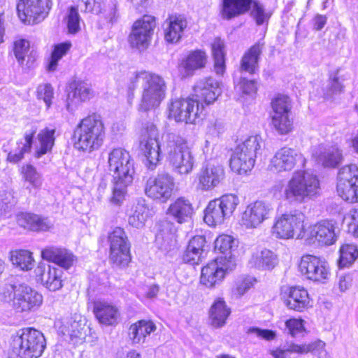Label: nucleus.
<instances>
[{
	"label": "nucleus",
	"mask_w": 358,
	"mask_h": 358,
	"mask_svg": "<svg viewBox=\"0 0 358 358\" xmlns=\"http://www.w3.org/2000/svg\"><path fill=\"white\" fill-rule=\"evenodd\" d=\"M108 163L113 183L109 201L112 205L120 206L125 199L127 187L133 181L134 162L129 152L118 148L109 153Z\"/></svg>",
	"instance_id": "1"
},
{
	"label": "nucleus",
	"mask_w": 358,
	"mask_h": 358,
	"mask_svg": "<svg viewBox=\"0 0 358 358\" xmlns=\"http://www.w3.org/2000/svg\"><path fill=\"white\" fill-rule=\"evenodd\" d=\"M141 86V96L139 110L149 111L158 108L166 95L167 85L164 78L155 73L141 71L135 73L128 85L129 93Z\"/></svg>",
	"instance_id": "2"
},
{
	"label": "nucleus",
	"mask_w": 358,
	"mask_h": 358,
	"mask_svg": "<svg viewBox=\"0 0 358 358\" xmlns=\"http://www.w3.org/2000/svg\"><path fill=\"white\" fill-rule=\"evenodd\" d=\"M75 146L87 152L98 150L105 138V127L100 115L92 114L83 118L74 130Z\"/></svg>",
	"instance_id": "3"
},
{
	"label": "nucleus",
	"mask_w": 358,
	"mask_h": 358,
	"mask_svg": "<svg viewBox=\"0 0 358 358\" xmlns=\"http://www.w3.org/2000/svg\"><path fill=\"white\" fill-rule=\"evenodd\" d=\"M320 182L315 175L305 171H295L284 189V197L289 203H303L319 193Z\"/></svg>",
	"instance_id": "4"
},
{
	"label": "nucleus",
	"mask_w": 358,
	"mask_h": 358,
	"mask_svg": "<svg viewBox=\"0 0 358 358\" xmlns=\"http://www.w3.org/2000/svg\"><path fill=\"white\" fill-rule=\"evenodd\" d=\"M45 346V338L41 331L31 328L23 329L13 337L9 358H38Z\"/></svg>",
	"instance_id": "5"
},
{
	"label": "nucleus",
	"mask_w": 358,
	"mask_h": 358,
	"mask_svg": "<svg viewBox=\"0 0 358 358\" xmlns=\"http://www.w3.org/2000/svg\"><path fill=\"white\" fill-rule=\"evenodd\" d=\"M2 299L17 312L32 310L43 302L42 295L25 284L7 285L2 293Z\"/></svg>",
	"instance_id": "6"
},
{
	"label": "nucleus",
	"mask_w": 358,
	"mask_h": 358,
	"mask_svg": "<svg viewBox=\"0 0 358 358\" xmlns=\"http://www.w3.org/2000/svg\"><path fill=\"white\" fill-rule=\"evenodd\" d=\"M167 158L173 169L179 174L192 172L194 159L187 141L179 136H169L166 145Z\"/></svg>",
	"instance_id": "7"
},
{
	"label": "nucleus",
	"mask_w": 358,
	"mask_h": 358,
	"mask_svg": "<svg viewBox=\"0 0 358 358\" xmlns=\"http://www.w3.org/2000/svg\"><path fill=\"white\" fill-rule=\"evenodd\" d=\"M205 105L192 96L176 99L169 106V117L176 122L196 124L204 115Z\"/></svg>",
	"instance_id": "8"
},
{
	"label": "nucleus",
	"mask_w": 358,
	"mask_h": 358,
	"mask_svg": "<svg viewBox=\"0 0 358 358\" xmlns=\"http://www.w3.org/2000/svg\"><path fill=\"white\" fill-rule=\"evenodd\" d=\"M249 10L258 25L264 24L270 17L257 0H222V15L225 19H231Z\"/></svg>",
	"instance_id": "9"
},
{
	"label": "nucleus",
	"mask_w": 358,
	"mask_h": 358,
	"mask_svg": "<svg viewBox=\"0 0 358 358\" xmlns=\"http://www.w3.org/2000/svg\"><path fill=\"white\" fill-rule=\"evenodd\" d=\"M238 203V196L232 194L210 201L205 210L204 221L210 226L223 223L231 216Z\"/></svg>",
	"instance_id": "10"
},
{
	"label": "nucleus",
	"mask_w": 358,
	"mask_h": 358,
	"mask_svg": "<svg viewBox=\"0 0 358 358\" xmlns=\"http://www.w3.org/2000/svg\"><path fill=\"white\" fill-rule=\"evenodd\" d=\"M52 6V0H20L17 5V15L24 24H38L48 16Z\"/></svg>",
	"instance_id": "11"
},
{
	"label": "nucleus",
	"mask_w": 358,
	"mask_h": 358,
	"mask_svg": "<svg viewBox=\"0 0 358 358\" xmlns=\"http://www.w3.org/2000/svg\"><path fill=\"white\" fill-rule=\"evenodd\" d=\"M305 215L299 210L282 214L275 219L273 234L280 239L299 238L304 229Z\"/></svg>",
	"instance_id": "12"
},
{
	"label": "nucleus",
	"mask_w": 358,
	"mask_h": 358,
	"mask_svg": "<svg viewBox=\"0 0 358 358\" xmlns=\"http://www.w3.org/2000/svg\"><path fill=\"white\" fill-rule=\"evenodd\" d=\"M306 159L298 150L285 146L278 149L271 158L268 169L269 171L280 173L289 172L294 168H304Z\"/></svg>",
	"instance_id": "13"
},
{
	"label": "nucleus",
	"mask_w": 358,
	"mask_h": 358,
	"mask_svg": "<svg viewBox=\"0 0 358 358\" xmlns=\"http://www.w3.org/2000/svg\"><path fill=\"white\" fill-rule=\"evenodd\" d=\"M110 243L109 258L117 266H126L130 262V243L122 228L116 227L108 236Z\"/></svg>",
	"instance_id": "14"
},
{
	"label": "nucleus",
	"mask_w": 358,
	"mask_h": 358,
	"mask_svg": "<svg viewBox=\"0 0 358 358\" xmlns=\"http://www.w3.org/2000/svg\"><path fill=\"white\" fill-rule=\"evenodd\" d=\"M271 123L280 134H286L292 129L290 119L291 103L286 95L278 94L271 101Z\"/></svg>",
	"instance_id": "15"
},
{
	"label": "nucleus",
	"mask_w": 358,
	"mask_h": 358,
	"mask_svg": "<svg viewBox=\"0 0 358 358\" xmlns=\"http://www.w3.org/2000/svg\"><path fill=\"white\" fill-rule=\"evenodd\" d=\"M174 187L173 177L168 173H161L148 178L145 193L148 197L164 203L171 197Z\"/></svg>",
	"instance_id": "16"
},
{
	"label": "nucleus",
	"mask_w": 358,
	"mask_h": 358,
	"mask_svg": "<svg viewBox=\"0 0 358 358\" xmlns=\"http://www.w3.org/2000/svg\"><path fill=\"white\" fill-rule=\"evenodd\" d=\"M299 271L308 280L325 283L329 280L331 272L327 262L321 257L306 255L299 263Z\"/></svg>",
	"instance_id": "17"
},
{
	"label": "nucleus",
	"mask_w": 358,
	"mask_h": 358,
	"mask_svg": "<svg viewBox=\"0 0 358 358\" xmlns=\"http://www.w3.org/2000/svg\"><path fill=\"white\" fill-rule=\"evenodd\" d=\"M155 27V18L153 16L144 15L141 19L136 20L129 36L130 45L140 51L148 48Z\"/></svg>",
	"instance_id": "18"
},
{
	"label": "nucleus",
	"mask_w": 358,
	"mask_h": 358,
	"mask_svg": "<svg viewBox=\"0 0 358 358\" xmlns=\"http://www.w3.org/2000/svg\"><path fill=\"white\" fill-rule=\"evenodd\" d=\"M273 208L264 201L257 200L249 203L241 215V225L248 229H257L269 219Z\"/></svg>",
	"instance_id": "19"
},
{
	"label": "nucleus",
	"mask_w": 358,
	"mask_h": 358,
	"mask_svg": "<svg viewBox=\"0 0 358 358\" xmlns=\"http://www.w3.org/2000/svg\"><path fill=\"white\" fill-rule=\"evenodd\" d=\"M141 144L146 158L145 166L150 170L155 169L160 161V145L159 133L154 124H150L145 128Z\"/></svg>",
	"instance_id": "20"
},
{
	"label": "nucleus",
	"mask_w": 358,
	"mask_h": 358,
	"mask_svg": "<svg viewBox=\"0 0 358 358\" xmlns=\"http://www.w3.org/2000/svg\"><path fill=\"white\" fill-rule=\"evenodd\" d=\"M227 262H223V257H217L202 268L201 282L208 287H212L220 283L224 277L225 271L231 270L234 266L231 257Z\"/></svg>",
	"instance_id": "21"
},
{
	"label": "nucleus",
	"mask_w": 358,
	"mask_h": 358,
	"mask_svg": "<svg viewBox=\"0 0 358 358\" xmlns=\"http://www.w3.org/2000/svg\"><path fill=\"white\" fill-rule=\"evenodd\" d=\"M225 171L222 166L208 163L203 165L197 173V187L202 191H211L224 180Z\"/></svg>",
	"instance_id": "22"
},
{
	"label": "nucleus",
	"mask_w": 358,
	"mask_h": 358,
	"mask_svg": "<svg viewBox=\"0 0 358 358\" xmlns=\"http://www.w3.org/2000/svg\"><path fill=\"white\" fill-rule=\"evenodd\" d=\"M94 96L92 85L83 80H73L69 85L66 108L71 111L81 103L90 100Z\"/></svg>",
	"instance_id": "23"
},
{
	"label": "nucleus",
	"mask_w": 358,
	"mask_h": 358,
	"mask_svg": "<svg viewBox=\"0 0 358 358\" xmlns=\"http://www.w3.org/2000/svg\"><path fill=\"white\" fill-rule=\"evenodd\" d=\"M338 234L336 231V222L332 220H323L312 226L310 238L319 245H331L336 243Z\"/></svg>",
	"instance_id": "24"
},
{
	"label": "nucleus",
	"mask_w": 358,
	"mask_h": 358,
	"mask_svg": "<svg viewBox=\"0 0 358 358\" xmlns=\"http://www.w3.org/2000/svg\"><path fill=\"white\" fill-rule=\"evenodd\" d=\"M194 92L192 97L199 99L203 105L213 103L220 94L219 83L212 78L199 81L194 88Z\"/></svg>",
	"instance_id": "25"
},
{
	"label": "nucleus",
	"mask_w": 358,
	"mask_h": 358,
	"mask_svg": "<svg viewBox=\"0 0 358 358\" xmlns=\"http://www.w3.org/2000/svg\"><path fill=\"white\" fill-rule=\"evenodd\" d=\"M43 259L53 262L64 269L71 267L76 260V256L69 250L64 248L48 246L41 251Z\"/></svg>",
	"instance_id": "26"
},
{
	"label": "nucleus",
	"mask_w": 358,
	"mask_h": 358,
	"mask_svg": "<svg viewBox=\"0 0 358 358\" xmlns=\"http://www.w3.org/2000/svg\"><path fill=\"white\" fill-rule=\"evenodd\" d=\"M324 343L322 341H317L311 343H304L298 345L294 343H291L285 346L284 349H276L271 352V355L273 358H299V355L307 354L309 352H314L317 349H323Z\"/></svg>",
	"instance_id": "27"
},
{
	"label": "nucleus",
	"mask_w": 358,
	"mask_h": 358,
	"mask_svg": "<svg viewBox=\"0 0 358 358\" xmlns=\"http://www.w3.org/2000/svg\"><path fill=\"white\" fill-rule=\"evenodd\" d=\"M94 313L98 321L105 325H114L120 316V310L113 303L98 300L94 303Z\"/></svg>",
	"instance_id": "28"
},
{
	"label": "nucleus",
	"mask_w": 358,
	"mask_h": 358,
	"mask_svg": "<svg viewBox=\"0 0 358 358\" xmlns=\"http://www.w3.org/2000/svg\"><path fill=\"white\" fill-rule=\"evenodd\" d=\"M313 157L317 163L325 167H336L343 161L342 151L337 145H319L314 150Z\"/></svg>",
	"instance_id": "29"
},
{
	"label": "nucleus",
	"mask_w": 358,
	"mask_h": 358,
	"mask_svg": "<svg viewBox=\"0 0 358 358\" xmlns=\"http://www.w3.org/2000/svg\"><path fill=\"white\" fill-rule=\"evenodd\" d=\"M284 302L289 309L302 312L310 306V297L308 291L303 287H292Z\"/></svg>",
	"instance_id": "30"
},
{
	"label": "nucleus",
	"mask_w": 358,
	"mask_h": 358,
	"mask_svg": "<svg viewBox=\"0 0 358 358\" xmlns=\"http://www.w3.org/2000/svg\"><path fill=\"white\" fill-rule=\"evenodd\" d=\"M187 21L182 15H171L166 20V27L164 29V38L169 43H178L182 38Z\"/></svg>",
	"instance_id": "31"
},
{
	"label": "nucleus",
	"mask_w": 358,
	"mask_h": 358,
	"mask_svg": "<svg viewBox=\"0 0 358 358\" xmlns=\"http://www.w3.org/2000/svg\"><path fill=\"white\" fill-rule=\"evenodd\" d=\"M17 222L20 227L34 231H45L52 226L48 218L28 213L18 214Z\"/></svg>",
	"instance_id": "32"
},
{
	"label": "nucleus",
	"mask_w": 358,
	"mask_h": 358,
	"mask_svg": "<svg viewBox=\"0 0 358 358\" xmlns=\"http://www.w3.org/2000/svg\"><path fill=\"white\" fill-rule=\"evenodd\" d=\"M264 48V43L259 41L251 46L242 57L241 69L242 71L254 74L259 69V62Z\"/></svg>",
	"instance_id": "33"
},
{
	"label": "nucleus",
	"mask_w": 358,
	"mask_h": 358,
	"mask_svg": "<svg viewBox=\"0 0 358 358\" xmlns=\"http://www.w3.org/2000/svg\"><path fill=\"white\" fill-rule=\"evenodd\" d=\"M207 61L206 53L201 50H196L189 54L179 66L183 77L191 76L194 72L205 66Z\"/></svg>",
	"instance_id": "34"
},
{
	"label": "nucleus",
	"mask_w": 358,
	"mask_h": 358,
	"mask_svg": "<svg viewBox=\"0 0 358 358\" xmlns=\"http://www.w3.org/2000/svg\"><path fill=\"white\" fill-rule=\"evenodd\" d=\"M206 238L202 236L193 237L188 243L182 255V259L187 263L197 264L201 261L203 253Z\"/></svg>",
	"instance_id": "35"
},
{
	"label": "nucleus",
	"mask_w": 358,
	"mask_h": 358,
	"mask_svg": "<svg viewBox=\"0 0 358 358\" xmlns=\"http://www.w3.org/2000/svg\"><path fill=\"white\" fill-rule=\"evenodd\" d=\"M192 213V204L184 198L176 199L168 209V214L179 223L188 222L191 219Z\"/></svg>",
	"instance_id": "36"
},
{
	"label": "nucleus",
	"mask_w": 358,
	"mask_h": 358,
	"mask_svg": "<svg viewBox=\"0 0 358 358\" xmlns=\"http://www.w3.org/2000/svg\"><path fill=\"white\" fill-rule=\"evenodd\" d=\"M278 263V259L275 254L270 250L264 249L254 254L249 264L252 267L262 270H271Z\"/></svg>",
	"instance_id": "37"
},
{
	"label": "nucleus",
	"mask_w": 358,
	"mask_h": 358,
	"mask_svg": "<svg viewBox=\"0 0 358 358\" xmlns=\"http://www.w3.org/2000/svg\"><path fill=\"white\" fill-rule=\"evenodd\" d=\"M231 313L222 299H217L214 301L210 309V321L215 328H220L226 324L227 317Z\"/></svg>",
	"instance_id": "38"
},
{
	"label": "nucleus",
	"mask_w": 358,
	"mask_h": 358,
	"mask_svg": "<svg viewBox=\"0 0 358 358\" xmlns=\"http://www.w3.org/2000/svg\"><path fill=\"white\" fill-rule=\"evenodd\" d=\"M156 330V325L151 321L140 320L131 324L129 335L133 343H141L145 341L147 336Z\"/></svg>",
	"instance_id": "39"
},
{
	"label": "nucleus",
	"mask_w": 358,
	"mask_h": 358,
	"mask_svg": "<svg viewBox=\"0 0 358 358\" xmlns=\"http://www.w3.org/2000/svg\"><path fill=\"white\" fill-rule=\"evenodd\" d=\"M224 42L220 38H215L211 43V52L214 60V70L217 75L225 71Z\"/></svg>",
	"instance_id": "40"
},
{
	"label": "nucleus",
	"mask_w": 358,
	"mask_h": 358,
	"mask_svg": "<svg viewBox=\"0 0 358 358\" xmlns=\"http://www.w3.org/2000/svg\"><path fill=\"white\" fill-rule=\"evenodd\" d=\"M36 133V128H32L31 130L27 131L24 134V142L19 143L18 152H10L7 156V160L11 163H17L22 160L24 157V154L30 151L33 138Z\"/></svg>",
	"instance_id": "41"
},
{
	"label": "nucleus",
	"mask_w": 358,
	"mask_h": 358,
	"mask_svg": "<svg viewBox=\"0 0 358 358\" xmlns=\"http://www.w3.org/2000/svg\"><path fill=\"white\" fill-rule=\"evenodd\" d=\"M242 152L235 148L231 159L230 167L231 170L238 174L246 173L248 171H251L255 165V159L249 157L243 159L241 158Z\"/></svg>",
	"instance_id": "42"
},
{
	"label": "nucleus",
	"mask_w": 358,
	"mask_h": 358,
	"mask_svg": "<svg viewBox=\"0 0 358 358\" xmlns=\"http://www.w3.org/2000/svg\"><path fill=\"white\" fill-rule=\"evenodd\" d=\"M263 143L260 136L254 135L248 137L242 143L238 144L236 148L241 152H245L250 157L255 160V158L262 154L261 150Z\"/></svg>",
	"instance_id": "43"
},
{
	"label": "nucleus",
	"mask_w": 358,
	"mask_h": 358,
	"mask_svg": "<svg viewBox=\"0 0 358 358\" xmlns=\"http://www.w3.org/2000/svg\"><path fill=\"white\" fill-rule=\"evenodd\" d=\"M236 246V242L234 238L227 234H222L219 236L215 241V249L220 252L224 256H221L220 257H223V262H227L229 260V257H231V260L234 261V264H235L234 257L231 255V251L233 248Z\"/></svg>",
	"instance_id": "44"
},
{
	"label": "nucleus",
	"mask_w": 358,
	"mask_h": 358,
	"mask_svg": "<svg viewBox=\"0 0 358 358\" xmlns=\"http://www.w3.org/2000/svg\"><path fill=\"white\" fill-rule=\"evenodd\" d=\"M149 215V209L143 202H138L134 206L132 213L129 215L128 222L129 225L136 229L143 227Z\"/></svg>",
	"instance_id": "45"
},
{
	"label": "nucleus",
	"mask_w": 358,
	"mask_h": 358,
	"mask_svg": "<svg viewBox=\"0 0 358 358\" xmlns=\"http://www.w3.org/2000/svg\"><path fill=\"white\" fill-rule=\"evenodd\" d=\"M55 129L45 128L38 134V140L40 143L39 148L36 151V157L40 158L43 155L50 152L55 143Z\"/></svg>",
	"instance_id": "46"
},
{
	"label": "nucleus",
	"mask_w": 358,
	"mask_h": 358,
	"mask_svg": "<svg viewBox=\"0 0 358 358\" xmlns=\"http://www.w3.org/2000/svg\"><path fill=\"white\" fill-rule=\"evenodd\" d=\"M10 260L13 265L22 271L31 270L34 263L31 252L24 250L13 252Z\"/></svg>",
	"instance_id": "47"
},
{
	"label": "nucleus",
	"mask_w": 358,
	"mask_h": 358,
	"mask_svg": "<svg viewBox=\"0 0 358 358\" xmlns=\"http://www.w3.org/2000/svg\"><path fill=\"white\" fill-rule=\"evenodd\" d=\"M337 192L343 200L350 203H355L358 201V184L356 186L353 182L349 181H338Z\"/></svg>",
	"instance_id": "48"
},
{
	"label": "nucleus",
	"mask_w": 358,
	"mask_h": 358,
	"mask_svg": "<svg viewBox=\"0 0 358 358\" xmlns=\"http://www.w3.org/2000/svg\"><path fill=\"white\" fill-rule=\"evenodd\" d=\"M339 266L348 267L358 258V249L353 244H345L340 249Z\"/></svg>",
	"instance_id": "49"
},
{
	"label": "nucleus",
	"mask_w": 358,
	"mask_h": 358,
	"mask_svg": "<svg viewBox=\"0 0 358 358\" xmlns=\"http://www.w3.org/2000/svg\"><path fill=\"white\" fill-rule=\"evenodd\" d=\"M29 48V43L27 40L20 39L14 43L13 51L17 62L21 66H26L28 68H29L33 63V61L30 62L28 59L27 63L24 64Z\"/></svg>",
	"instance_id": "50"
},
{
	"label": "nucleus",
	"mask_w": 358,
	"mask_h": 358,
	"mask_svg": "<svg viewBox=\"0 0 358 358\" xmlns=\"http://www.w3.org/2000/svg\"><path fill=\"white\" fill-rule=\"evenodd\" d=\"M21 173L24 180L28 182L33 187L39 188L41 186V176L32 165L27 164L23 166Z\"/></svg>",
	"instance_id": "51"
},
{
	"label": "nucleus",
	"mask_w": 358,
	"mask_h": 358,
	"mask_svg": "<svg viewBox=\"0 0 358 358\" xmlns=\"http://www.w3.org/2000/svg\"><path fill=\"white\" fill-rule=\"evenodd\" d=\"M338 181L353 182L356 186L358 184V166L355 164H348L339 169Z\"/></svg>",
	"instance_id": "52"
},
{
	"label": "nucleus",
	"mask_w": 358,
	"mask_h": 358,
	"mask_svg": "<svg viewBox=\"0 0 358 358\" xmlns=\"http://www.w3.org/2000/svg\"><path fill=\"white\" fill-rule=\"evenodd\" d=\"M62 271L57 268L52 267L49 268L48 278L45 280V282L43 285L50 291H57L61 289L63 286L62 280Z\"/></svg>",
	"instance_id": "53"
},
{
	"label": "nucleus",
	"mask_w": 358,
	"mask_h": 358,
	"mask_svg": "<svg viewBox=\"0 0 358 358\" xmlns=\"http://www.w3.org/2000/svg\"><path fill=\"white\" fill-rule=\"evenodd\" d=\"M70 43H61L55 47L52 53L50 61L48 65V70L49 71H55L57 69L58 61L70 49Z\"/></svg>",
	"instance_id": "54"
},
{
	"label": "nucleus",
	"mask_w": 358,
	"mask_h": 358,
	"mask_svg": "<svg viewBox=\"0 0 358 358\" xmlns=\"http://www.w3.org/2000/svg\"><path fill=\"white\" fill-rule=\"evenodd\" d=\"M106 0H81L79 5L81 11L98 15L102 12Z\"/></svg>",
	"instance_id": "55"
},
{
	"label": "nucleus",
	"mask_w": 358,
	"mask_h": 358,
	"mask_svg": "<svg viewBox=\"0 0 358 358\" xmlns=\"http://www.w3.org/2000/svg\"><path fill=\"white\" fill-rule=\"evenodd\" d=\"M67 27L71 34H76L80 30V17L76 7L72 6L69 10Z\"/></svg>",
	"instance_id": "56"
},
{
	"label": "nucleus",
	"mask_w": 358,
	"mask_h": 358,
	"mask_svg": "<svg viewBox=\"0 0 358 358\" xmlns=\"http://www.w3.org/2000/svg\"><path fill=\"white\" fill-rule=\"evenodd\" d=\"M343 85L339 81L338 71L331 73L327 85V92L324 93L325 98H330L333 94L340 93L343 91Z\"/></svg>",
	"instance_id": "57"
},
{
	"label": "nucleus",
	"mask_w": 358,
	"mask_h": 358,
	"mask_svg": "<svg viewBox=\"0 0 358 358\" xmlns=\"http://www.w3.org/2000/svg\"><path fill=\"white\" fill-rule=\"evenodd\" d=\"M343 222L348 226V231L358 237V209H351L344 217Z\"/></svg>",
	"instance_id": "58"
},
{
	"label": "nucleus",
	"mask_w": 358,
	"mask_h": 358,
	"mask_svg": "<svg viewBox=\"0 0 358 358\" xmlns=\"http://www.w3.org/2000/svg\"><path fill=\"white\" fill-rule=\"evenodd\" d=\"M53 94V88L50 84H41L37 88V98L43 100L48 108L52 103Z\"/></svg>",
	"instance_id": "59"
},
{
	"label": "nucleus",
	"mask_w": 358,
	"mask_h": 358,
	"mask_svg": "<svg viewBox=\"0 0 358 358\" xmlns=\"http://www.w3.org/2000/svg\"><path fill=\"white\" fill-rule=\"evenodd\" d=\"M156 240L160 244L159 248L166 252H173L177 248L176 240L172 235L166 236L165 238L157 235Z\"/></svg>",
	"instance_id": "60"
},
{
	"label": "nucleus",
	"mask_w": 358,
	"mask_h": 358,
	"mask_svg": "<svg viewBox=\"0 0 358 358\" xmlns=\"http://www.w3.org/2000/svg\"><path fill=\"white\" fill-rule=\"evenodd\" d=\"M59 331L64 335H69L70 337H79L81 335L78 329V322L76 321L63 322L59 327Z\"/></svg>",
	"instance_id": "61"
},
{
	"label": "nucleus",
	"mask_w": 358,
	"mask_h": 358,
	"mask_svg": "<svg viewBox=\"0 0 358 358\" xmlns=\"http://www.w3.org/2000/svg\"><path fill=\"white\" fill-rule=\"evenodd\" d=\"M49 268H52L49 264L44 262H39L34 269L36 280L43 285L45 282V280L48 278Z\"/></svg>",
	"instance_id": "62"
},
{
	"label": "nucleus",
	"mask_w": 358,
	"mask_h": 358,
	"mask_svg": "<svg viewBox=\"0 0 358 358\" xmlns=\"http://www.w3.org/2000/svg\"><path fill=\"white\" fill-rule=\"evenodd\" d=\"M15 202V199L10 192L0 194V215H6Z\"/></svg>",
	"instance_id": "63"
},
{
	"label": "nucleus",
	"mask_w": 358,
	"mask_h": 358,
	"mask_svg": "<svg viewBox=\"0 0 358 358\" xmlns=\"http://www.w3.org/2000/svg\"><path fill=\"white\" fill-rule=\"evenodd\" d=\"M303 321L301 319L292 318L286 321L285 326L288 333L293 337L304 330Z\"/></svg>",
	"instance_id": "64"
}]
</instances>
